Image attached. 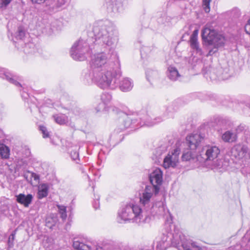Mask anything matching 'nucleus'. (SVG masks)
I'll return each instance as SVG.
<instances>
[{"label": "nucleus", "instance_id": "obj_22", "mask_svg": "<svg viewBox=\"0 0 250 250\" xmlns=\"http://www.w3.org/2000/svg\"><path fill=\"white\" fill-rule=\"evenodd\" d=\"M183 250H204L203 248L198 243L192 240H187L182 244Z\"/></svg>", "mask_w": 250, "mask_h": 250}, {"label": "nucleus", "instance_id": "obj_44", "mask_svg": "<svg viewBox=\"0 0 250 250\" xmlns=\"http://www.w3.org/2000/svg\"><path fill=\"white\" fill-rule=\"evenodd\" d=\"M245 29L246 32L250 35V19L248 21L245 25Z\"/></svg>", "mask_w": 250, "mask_h": 250}, {"label": "nucleus", "instance_id": "obj_39", "mask_svg": "<svg viewBox=\"0 0 250 250\" xmlns=\"http://www.w3.org/2000/svg\"><path fill=\"white\" fill-rule=\"evenodd\" d=\"M40 129L42 134L43 138H47L49 137V133L46 127L41 125L40 126Z\"/></svg>", "mask_w": 250, "mask_h": 250}, {"label": "nucleus", "instance_id": "obj_1", "mask_svg": "<svg viewBox=\"0 0 250 250\" xmlns=\"http://www.w3.org/2000/svg\"><path fill=\"white\" fill-rule=\"evenodd\" d=\"M109 55L104 52L94 55L91 61L90 69L85 74L84 82L88 84L95 83L102 89L114 90L118 86L117 79L122 76L120 63L117 60L118 66L114 69L107 63Z\"/></svg>", "mask_w": 250, "mask_h": 250}, {"label": "nucleus", "instance_id": "obj_37", "mask_svg": "<svg viewBox=\"0 0 250 250\" xmlns=\"http://www.w3.org/2000/svg\"><path fill=\"white\" fill-rule=\"evenodd\" d=\"M165 110V112L163 113V117H166L170 118L173 117V112L171 107L166 108Z\"/></svg>", "mask_w": 250, "mask_h": 250}, {"label": "nucleus", "instance_id": "obj_47", "mask_svg": "<svg viewBox=\"0 0 250 250\" xmlns=\"http://www.w3.org/2000/svg\"><path fill=\"white\" fill-rule=\"evenodd\" d=\"M164 19L165 20L167 19V17H166L165 15H164L163 17H161L160 18H158V21L159 23H165V21H164Z\"/></svg>", "mask_w": 250, "mask_h": 250}, {"label": "nucleus", "instance_id": "obj_38", "mask_svg": "<svg viewBox=\"0 0 250 250\" xmlns=\"http://www.w3.org/2000/svg\"><path fill=\"white\" fill-rule=\"evenodd\" d=\"M248 127L244 124H240L235 129L237 133H240L246 131Z\"/></svg>", "mask_w": 250, "mask_h": 250}, {"label": "nucleus", "instance_id": "obj_18", "mask_svg": "<svg viewBox=\"0 0 250 250\" xmlns=\"http://www.w3.org/2000/svg\"><path fill=\"white\" fill-rule=\"evenodd\" d=\"M16 201L23 205L24 207L27 208L31 204L33 196L31 194L25 195L23 193H20L15 196Z\"/></svg>", "mask_w": 250, "mask_h": 250}, {"label": "nucleus", "instance_id": "obj_7", "mask_svg": "<svg viewBox=\"0 0 250 250\" xmlns=\"http://www.w3.org/2000/svg\"><path fill=\"white\" fill-rule=\"evenodd\" d=\"M120 120L122 124L120 125L119 129L122 131L129 127L131 125L132 126V128H134L138 125L141 126L144 125L151 126L157 123L162 122L163 119L161 117L152 119L148 115H144L140 118L132 119L127 115H124Z\"/></svg>", "mask_w": 250, "mask_h": 250}, {"label": "nucleus", "instance_id": "obj_21", "mask_svg": "<svg viewBox=\"0 0 250 250\" xmlns=\"http://www.w3.org/2000/svg\"><path fill=\"white\" fill-rule=\"evenodd\" d=\"M0 77L3 79L7 80L10 83L16 86H21V84L14 79L12 75L5 69H0Z\"/></svg>", "mask_w": 250, "mask_h": 250}, {"label": "nucleus", "instance_id": "obj_8", "mask_svg": "<svg viewBox=\"0 0 250 250\" xmlns=\"http://www.w3.org/2000/svg\"><path fill=\"white\" fill-rule=\"evenodd\" d=\"M156 196L152 195L149 201L147 203H145L142 202L141 194H139V203L141 206L144 207V209L146 210V214H148V217H150V220L151 216H164L167 213H169L164 201H152L154 197Z\"/></svg>", "mask_w": 250, "mask_h": 250}, {"label": "nucleus", "instance_id": "obj_49", "mask_svg": "<svg viewBox=\"0 0 250 250\" xmlns=\"http://www.w3.org/2000/svg\"><path fill=\"white\" fill-rule=\"evenodd\" d=\"M247 110H250V104L249 105H247V107L245 108L244 112L246 114H248V115H250V113L249 114L247 112Z\"/></svg>", "mask_w": 250, "mask_h": 250}, {"label": "nucleus", "instance_id": "obj_46", "mask_svg": "<svg viewBox=\"0 0 250 250\" xmlns=\"http://www.w3.org/2000/svg\"><path fill=\"white\" fill-rule=\"evenodd\" d=\"M66 2V0H57V6L58 7H61Z\"/></svg>", "mask_w": 250, "mask_h": 250}, {"label": "nucleus", "instance_id": "obj_28", "mask_svg": "<svg viewBox=\"0 0 250 250\" xmlns=\"http://www.w3.org/2000/svg\"><path fill=\"white\" fill-rule=\"evenodd\" d=\"M158 72L156 70L148 69L146 71V77L147 81L151 83L158 78Z\"/></svg>", "mask_w": 250, "mask_h": 250}, {"label": "nucleus", "instance_id": "obj_6", "mask_svg": "<svg viewBox=\"0 0 250 250\" xmlns=\"http://www.w3.org/2000/svg\"><path fill=\"white\" fill-rule=\"evenodd\" d=\"M202 37L207 44L214 46L213 49L209 51L208 55L213 54L217 51V48L223 46L225 42V37L208 25H206L202 29Z\"/></svg>", "mask_w": 250, "mask_h": 250}, {"label": "nucleus", "instance_id": "obj_40", "mask_svg": "<svg viewBox=\"0 0 250 250\" xmlns=\"http://www.w3.org/2000/svg\"><path fill=\"white\" fill-rule=\"evenodd\" d=\"M93 207L95 209H97L100 207V202L99 196H95L94 201L93 203Z\"/></svg>", "mask_w": 250, "mask_h": 250}, {"label": "nucleus", "instance_id": "obj_30", "mask_svg": "<svg viewBox=\"0 0 250 250\" xmlns=\"http://www.w3.org/2000/svg\"><path fill=\"white\" fill-rule=\"evenodd\" d=\"M0 156L3 159H7L10 156L9 148L3 144H0Z\"/></svg>", "mask_w": 250, "mask_h": 250}, {"label": "nucleus", "instance_id": "obj_4", "mask_svg": "<svg viewBox=\"0 0 250 250\" xmlns=\"http://www.w3.org/2000/svg\"><path fill=\"white\" fill-rule=\"evenodd\" d=\"M150 184H146L139 191L142 202L147 203L152 195H157L160 191L163 181V172L161 169L156 168L148 174Z\"/></svg>", "mask_w": 250, "mask_h": 250}, {"label": "nucleus", "instance_id": "obj_41", "mask_svg": "<svg viewBox=\"0 0 250 250\" xmlns=\"http://www.w3.org/2000/svg\"><path fill=\"white\" fill-rule=\"evenodd\" d=\"M70 155L72 158V159L76 161L77 160H79V153L77 152V150H73L70 153Z\"/></svg>", "mask_w": 250, "mask_h": 250}, {"label": "nucleus", "instance_id": "obj_31", "mask_svg": "<svg viewBox=\"0 0 250 250\" xmlns=\"http://www.w3.org/2000/svg\"><path fill=\"white\" fill-rule=\"evenodd\" d=\"M196 156L195 151L188 149L184 152L182 156V159L183 161H188L193 159Z\"/></svg>", "mask_w": 250, "mask_h": 250}, {"label": "nucleus", "instance_id": "obj_17", "mask_svg": "<svg viewBox=\"0 0 250 250\" xmlns=\"http://www.w3.org/2000/svg\"><path fill=\"white\" fill-rule=\"evenodd\" d=\"M198 30H195L190 38V45L194 52H195L199 56L202 55V51L199 46L198 42Z\"/></svg>", "mask_w": 250, "mask_h": 250}, {"label": "nucleus", "instance_id": "obj_11", "mask_svg": "<svg viewBox=\"0 0 250 250\" xmlns=\"http://www.w3.org/2000/svg\"><path fill=\"white\" fill-rule=\"evenodd\" d=\"M180 153V149L176 146L163 159V167L166 169L170 167H175L179 162Z\"/></svg>", "mask_w": 250, "mask_h": 250}, {"label": "nucleus", "instance_id": "obj_43", "mask_svg": "<svg viewBox=\"0 0 250 250\" xmlns=\"http://www.w3.org/2000/svg\"><path fill=\"white\" fill-rule=\"evenodd\" d=\"M74 114L78 116H83L84 115V112L80 108H76L74 110Z\"/></svg>", "mask_w": 250, "mask_h": 250}, {"label": "nucleus", "instance_id": "obj_24", "mask_svg": "<svg viewBox=\"0 0 250 250\" xmlns=\"http://www.w3.org/2000/svg\"><path fill=\"white\" fill-rule=\"evenodd\" d=\"M58 221V217L56 214H50L48 215L45 219V225L49 229H53Z\"/></svg>", "mask_w": 250, "mask_h": 250}, {"label": "nucleus", "instance_id": "obj_32", "mask_svg": "<svg viewBox=\"0 0 250 250\" xmlns=\"http://www.w3.org/2000/svg\"><path fill=\"white\" fill-rule=\"evenodd\" d=\"M53 245L54 240L51 237H46L43 241V245L46 250H54Z\"/></svg>", "mask_w": 250, "mask_h": 250}, {"label": "nucleus", "instance_id": "obj_34", "mask_svg": "<svg viewBox=\"0 0 250 250\" xmlns=\"http://www.w3.org/2000/svg\"><path fill=\"white\" fill-rule=\"evenodd\" d=\"M53 118L55 121L60 125L64 124L67 121L66 117L63 114L55 115L53 116Z\"/></svg>", "mask_w": 250, "mask_h": 250}, {"label": "nucleus", "instance_id": "obj_14", "mask_svg": "<svg viewBox=\"0 0 250 250\" xmlns=\"http://www.w3.org/2000/svg\"><path fill=\"white\" fill-rule=\"evenodd\" d=\"M117 79L118 87L123 92H128L130 91L133 87L134 83L132 80L128 77H125L119 81V79Z\"/></svg>", "mask_w": 250, "mask_h": 250}, {"label": "nucleus", "instance_id": "obj_23", "mask_svg": "<svg viewBox=\"0 0 250 250\" xmlns=\"http://www.w3.org/2000/svg\"><path fill=\"white\" fill-rule=\"evenodd\" d=\"M167 75L168 78L173 81H175L181 77L177 69L173 65H169L167 67Z\"/></svg>", "mask_w": 250, "mask_h": 250}, {"label": "nucleus", "instance_id": "obj_42", "mask_svg": "<svg viewBox=\"0 0 250 250\" xmlns=\"http://www.w3.org/2000/svg\"><path fill=\"white\" fill-rule=\"evenodd\" d=\"M15 232H13L9 236L8 243L9 246H12L13 245V241L15 238Z\"/></svg>", "mask_w": 250, "mask_h": 250}, {"label": "nucleus", "instance_id": "obj_45", "mask_svg": "<svg viewBox=\"0 0 250 250\" xmlns=\"http://www.w3.org/2000/svg\"><path fill=\"white\" fill-rule=\"evenodd\" d=\"M33 4H42L47 0H30Z\"/></svg>", "mask_w": 250, "mask_h": 250}, {"label": "nucleus", "instance_id": "obj_5", "mask_svg": "<svg viewBox=\"0 0 250 250\" xmlns=\"http://www.w3.org/2000/svg\"><path fill=\"white\" fill-rule=\"evenodd\" d=\"M169 226L166 225V229L163 232L160 238L156 242V250H166L170 246L178 247L180 244L186 242L185 236L178 229L174 232H169Z\"/></svg>", "mask_w": 250, "mask_h": 250}, {"label": "nucleus", "instance_id": "obj_19", "mask_svg": "<svg viewBox=\"0 0 250 250\" xmlns=\"http://www.w3.org/2000/svg\"><path fill=\"white\" fill-rule=\"evenodd\" d=\"M15 38L16 41H14L15 45L18 49H20L21 46L23 45L25 42L28 41V40H26L25 38V31L21 27L18 28Z\"/></svg>", "mask_w": 250, "mask_h": 250}, {"label": "nucleus", "instance_id": "obj_50", "mask_svg": "<svg viewBox=\"0 0 250 250\" xmlns=\"http://www.w3.org/2000/svg\"><path fill=\"white\" fill-rule=\"evenodd\" d=\"M32 176L34 177V179L35 180L39 179V176L34 173H32Z\"/></svg>", "mask_w": 250, "mask_h": 250}, {"label": "nucleus", "instance_id": "obj_25", "mask_svg": "<svg viewBox=\"0 0 250 250\" xmlns=\"http://www.w3.org/2000/svg\"><path fill=\"white\" fill-rule=\"evenodd\" d=\"M236 135L230 131H227L222 136V140L225 142H233L236 140Z\"/></svg>", "mask_w": 250, "mask_h": 250}, {"label": "nucleus", "instance_id": "obj_29", "mask_svg": "<svg viewBox=\"0 0 250 250\" xmlns=\"http://www.w3.org/2000/svg\"><path fill=\"white\" fill-rule=\"evenodd\" d=\"M162 151L163 150L161 149V148H158L156 149L155 151V153H154L152 156V159L154 163L159 165L161 163L162 160L163 161V159L162 157V154L163 153Z\"/></svg>", "mask_w": 250, "mask_h": 250}, {"label": "nucleus", "instance_id": "obj_16", "mask_svg": "<svg viewBox=\"0 0 250 250\" xmlns=\"http://www.w3.org/2000/svg\"><path fill=\"white\" fill-rule=\"evenodd\" d=\"M73 247L76 250H93L91 242L84 239L75 240Z\"/></svg>", "mask_w": 250, "mask_h": 250}, {"label": "nucleus", "instance_id": "obj_20", "mask_svg": "<svg viewBox=\"0 0 250 250\" xmlns=\"http://www.w3.org/2000/svg\"><path fill=\"white\" fill-rule=\"evenodd\" d=\"M19 50L23 51L27 55L34 54L36 53V48L33 42H29L28 41L25 42L23 45L21 46Z\"/></svg>", "mask_w": 250, "mask_h": 250}, {"label": "nucleus", "instance_id": "obj_15", "mask_svg": "<svg viewBox=\"0 0 250 250\" xmlns=\"http://www.w3.org/2000/svg\"><path fill=\"white\" fill-rule=\"evenodd\" d=\"M107 9L113 12H121L124 10V0H105Z\"/></svg>", "mask_w": 250, "mask_h": 250}, {"label": "nucleus", "instance_id": "obj_26", "mask_svg": "<svg viewBox=\"0 0 250 250\" xmlns=\"http://www.w3.org/2000/svg\"><path fill=\"white\" fill-rule=\"evenodd\" d=\"M48 192V186L46 184L39 185L38 188V196L39 199L46 197Z\"/></svg>", "mask_w": 250, "mask_h": 250}, {"label": "nucleus", "instance_id": "obj_10", "mask_svg": "<svg viewBox=\"0 0 250 250\" xmlns=\"http://www.w3.org/2000/svg\"><path fill=\"white\" fill-rule=\"evenodd\" d=\"M220 152L219 148L216 146H205L197 156V159L201 162L213 161L217 158Z\"/></svg>", "mask_w": 250, "mask_h": 250}, {"label": "nucleus", "instance_id": "obj_35", "mask_svg": "<svg viewBox=\"0 0 250 250\" xmlns=\"http://www.w3.org/2000/svg\"><path fill=\"white\" fill-rule=\"evenodd\" d=\"M59 212L61 214V217L62 220H65L67 217L66 207L63 205H58L57 206Z\"/></svg>", "mask_w": 250, "mask_h": 250}, {"label": "nucleus", "instance_id": "obj_51", "mask_svg": "<svg viewBox=\"0 0 250 250\" xmlns=\"http://www.w3.org/2000/svg\"><path fill=\"white\" fill-rule=\"evenodd\" d=\"M96 250H104L101 247H98V248H97Z\"/></svg>", "mask_w": 250, "mask_h": 250}, {"label": "nucleus", "instance_id": "obj_13", "mask_svg": "<svg viewBox=\"0 0 250 250\" xmlns=\"http://www.w3.org/2000/svg\"><path fill=\"white\" fill-rule=\"evenodd\" d=\"M204 137L201 134H191L186 137V144L190 150L195 151Z\"/></svg>", "mask_w": 250, "mask_h": 250}, {"label": "nucleus", "instance_id": "obj_9", "mask_svg": "<svg viewBox=\"0 0 250 250\" xmlns=\"http://www.w3.org/2000/svg\"><path fill=\"white\" fill-rule=\"evenodd\" d=\"M91 50L85 41L80 39L74 43L70 53L74 60L83 61L90 55Z\"/></svg>", "mask_w": 250, "mask_h": 250}, {"label": "nucleus", "instance_id": "obj_27", "mask_svg": "<svg viewBox=\"0 0 250 250\" xmlns=\"http://www.w3.org/2000/svg\"><path fill=\"white\" fill-rule=\"evenodd\" d=\"M110 109H111L113 111L117 110V109L115 106L105 105V104L102 102L99 103L95 107V109L97 112L104 111L108 112Z\"/></svg>", "mask_w": 250, "mask_h": 250}, {"label": "nucleus", "instance_id": "obj_12", "mask_svg": "<svg viewBox=\"0 0 250 250\" xmlns=\"http://www.w3.org/2000/svg\"><path fill=\"white\" fill-rule=\"evenodd\" d=\"M232 155L237 159H244L246 160L247 158L250 157V150L247 145L244 144H237L231 149Z\"/></svg>", "mask_w": 250, "mask_h": 250}, {"label": "nucleus", "instance_id": "obj_3", "mask_svg": "<svg viewBox=\"0 0 250 250\" xmlns=\"http://www.w3.org/2000/svg\"><path fill=\"white\" fill-rule=\"evenodd\" d=\"M117 219L120 223L131 221L139 225L150 221V217L146 214L144 207L134 203L127 204L119 210Z\"/></svg>", "mask_w": 250, "mask_h": 250}, {"label": "nucleus", "instance_id": "obj_48", "mask_svg": "<svg viewBox=\"0 0 250 250\" xmlns=\"http://www.w3.org/2000/svg\"><path fill=\"white\" fill-rule=\"evenodd\" d=\"M11 0H1V4L3 5L7 6L8 4L10 3Z\"/></svg>", "mask_w": 250, "mask_h": 250}, {"label": "nucleus", "instance_id": "obj_36", "mask_svg": "<svg viewBox=\"0 0 250 250\" xmlns=\"http://www.w3.org/2000/svg\"><path fill=\"white\" fill-rule=\"evenodd\" d=\"M211 0H202V7L207 13H209L210 10V3Z\"/></svg>", "mask_w": 250, "mask_h": 250}, {"label": "nucleus", "instance_id": "obj_33", "mask_svg": "<svg viewBox=\"0 0 250 250\" xmlns=\"http://www.w3.org/2000/svg\"><path fill=\"white\" fill-rule=\"evenodd\" d=\"M112 100V96L108 93H103L101 96V102H103L105 105H110L109 104Z\"/></svg>", "mask_w": 250, "mask_h": 250}, {"label": "nucleus", "instance_id": "obj_2", "mask_svg": "<svg viewBox=\"0 0 250 250\" xmlns=\"http://www.w3.org/2000/svg\"><path fill=\"white\" fill-rule=\"evenodd\" d=\"M93 32L97 48L101 45L102 48L109 51L114 49L119 41V32L112 22L108 21L95 22L93 26Z\"/></svg>", "mask_w": 250, "mask_h": 250}]
</instances>
